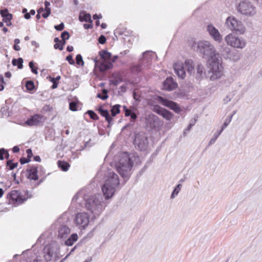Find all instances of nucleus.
I'll return each instance as SVG.
<instances>
[{
    "mask_svg": "<svg viewBox=\"0 0 262 262\" xmlns=\"http://www.w3.org/2000/svg\"><path fill=\"white\" fill-rule=\"evenodd\" d=\"M191 49L207 60L209 64L208 72L211 74L210 80L220 79L223 75V67L222 60L219 59L220 54L216 52L214 46L208 41L201 40L199 42L194 41L191 45Z\"/></svg>",
    "mask_w": 262,
    "mask_h": 262,
    "instance_id": "obj_1",
    "label": "nucleus"
},
{
    "mask_svg": "<svg viewBox=\"0 0 262 262\" xmlns=\"http://www.w3.org/2000/svg\"><path fill=\"white\" fill-rule=\"evenodd\" d=\"M85 201V209L93 214L91 222L98 218L104 210L107 204L103 201V196L101 193H96L82 196Z\"/></svg>",
    "mask_w": 262,
    "mask_h": 262,
    "instance_id": "obj_2",
    "label": "nucleus"
},
{
    "mask_svg": "<svg viewBox=\"0 0 262 262\" xmlns=\"http://www.w3.org/2000/svg\"><path fill=\"white\" fill-rule=\"evenodd\" d=\"M105 175L106 179L101 186V190L107 201L114 195L116 188L120 185V180L119 176L111 169L107 170Z\"/></svg>",
    "mask_w": 262,
    "mask_h": 262,
    "instance_id": "obj_3",
    "label": "nucleus"
},
{
    "mask_svg": "<svg viewBox=\"0 0 262 262\" xmlns=\"http://www.w3.org/2000/svg\"><path fill=\"white\" fill-rule=\"evenodd\" d=\"M133 165V160L127 156L119 157L118 160L115 162L116 170L124 179V183H126L131 176Z\"/></svg>",
    "mask_w": 262,
    "mask_h": 262,
    "instance_id": "obj_4",
    "label": "nucleus"
},
{
    "mask_svg": "<svg viewBox=\"0 0 262 262\" xmlns=\"http://www.w3.org/2000/svg\"><path fill=\"white\" fill-rule=\"evenodd\" d=\"M132 138L133 145L137 150L140 151H145L147 149L149 142L146 133L135 131Z\"/></svg>",
    "mask_w": 262,
    "mask_h": 262,
    "instance_id": "obj_5",
    "label": "nucleus"
},
{
    "mask_svg": "<svg viewBox=\"0 0 262 262\" xmlns=\"http://www.w3.org/2000/svg\"><path fill=\"white\" fill-rule=\"evenodd\" d=\"M151 51H146L142 53L143 58L137 63L132 64L129 68L132 74L137 75L142 72L144 68L148 67L151 63V57L149 56V54Z\"/></svg>",
    "mask_w": 262,
    "mask_h": 262,
    "instance_id": "obj_6",
    "label": "nucleus"
},
{
    "mask_svg": "<svg viewBox=\"0 0 262 262\" xmlns=\"http://www.w3.org/2000/svg\"><path fill=\"white\" fill-rule=\"evenodd\" d=\"M220 53L225 59H229L234 62L238 61L241 56V53L239 51L235 49H231L227 46H222L220 49Z\"/></svg>",
    "mask_w": 262,
    "mask_h": 262,
    "instance_id": "obj_7",
    "label": "nucleus"
},
{
    "mask_svg": "<svg viewBox=\"0 0 262 262\" xmlns=\"http://www.w3.org/2000/svg\"><path fill=\"white\" fill-rule=\"evenodd\" d=\"M28 180L36 181L39 179L38 166L37 165H28L27 168L23 170L20 174V182H23V178Z\"/></svg>",
    "mask_w": 262,
    "mask_h": 262,
    "instance_id": "obj_8",
    "label": "nucleus"
},
{
    "mask_svg": "<svg viewBox=\"0 0 262 262\" xmlns=\"http://www.w3.org/2000/svg\"><path fill=\"white\" fill-rule=\"evenodd\" d=\"M226 24L229 28L236 33L243 34L245 32V27L242 22L234 16H229L226 18Z\"/></svg>",
    "mask_w": 262,
    "mask_h": 262,
    "instance_id": "obj_9",
    "label": "nucleus"
},
{
    "mask_svg": "<svg viewBox=\"0 0 262 262\" xmlns=\"http://www.w3.org/2000/svg\"><path fill=\"white\" fill-rule=\"evenodd\" d=\"M42 252L44 254L45 260L47 262L51 261L54 255L56 260L57 254L59 252V247L56 244H49L44 247Z\"/></svg>",
    "mask_w": 262,
    "mask_h": 262,
    "instance_id": "obj_10",
    "label": "nucleus"
},
{
    "mask_svg": "<svg viewBox=\"0 0 262 262\" xmlns=\"http://www.w3.org/2000/svg\"><path fill=\"white\" fill-rule=\"evenodd\" d=\"M225 39L228 46L234 48L243 49L246 45V42L243 38L232 34L227 35Z\"/></svg>",
    "mask_w": 262,
    "mask_h": 262,
    "instance_id": "obj_11",
    "label": "nucleus"
},
{
    "mask_svg": "<svg viewBox=\"0 0 262 262\" xmlns=\"http://www.w3.org/2000/svg\"><path fill=\"white\" fill-rule=\"evenodd\" d=\"M237 11L243 15L252 16L256 13L255 7L247 1L241 2L236 7Z\"/></svg>",
    "mask_w": 262,
    "mask_h": 262,
    "instance_id": "obj_12",
    "label": "nucleus"
},
{
    "mask_svg": "<svg viewBox=\"0 0 262 262\" xmlns=\"http://www.w3.org/2000/svg\"><path fill=\"white\" fill-rule=\"evenodd\" d=\"M156 100L161 105L169 108L177 114H179L182 112V109L180 106L175 101L170 100L161 96H158Z\"/></svg>",
    "mask_w": 262,
    "mask_h": 262,
    "instance_id": "obj_13",
    "label": "nucleus"
},
{
    "mask_svg": "<svg viewBox=\"0 0 262 262\" xmlns=\"http://www.w3.org/2000/svg\"><path fill=\"white\" fill-rule=\"evenodd\" d=\"M147 126L151 129L159 130L163 125V122L156 115L149 114L146 117Z\"/></svg>",
    "mask_w": 262,
    "mask_h": 262,
    "instance_id": "obj_14",
    "label": "nucleus"
},
{
    "mask_svg": "<svg viewBox=\"0 0 262 262\" xmlns=\"http://www.w3.org/2000/svg\"><path fill=\"white\" fill-rule=\"evenodd\" d=\"M76 226L81 230L85 229L90 223V216L86 212L78 213L75 217Z\"/></svg>",
    "mask_w": 262,
    "mask_h": 262,
    "instance_id": "obj_15",
    "label": "nucleus"
},
{
    "mask_svg": "<svg viewBox=\"0 0 262 262\" xmlns=\"http://www.w3.org/2000/svg\"><path fill=\"white\" fill-rule=\"evenodd\" d=\"M46 118L41 114H35L31 115L24 123H19L23 126H34L42 125L45 122Z\"/></svg>",
    "mask_w": 262,
    "mask_h": 262,
    "instance_id": "obj_16",
    "label": "nucleus"
},
{
    "mask_svg": "<svg viewBox=\"0 0 262 262\" xmlns=\"http://www.w3.org/2000/svg\"><path fill=\"white\" fill-rule=\"evenodd\" d=\"M62 217H59L55 223L52 225V227L56 226L58 230V237L59 238H66L70 233V228L66 224L61 223Z\"/></svg>",
    "mask_w": 262,
    "mask_h": 262,
    "instance_id": "obj_17",
    "label": "nucleus"
},
{
    "mask_svg": "<svg viewBox=\"0 0 262 262\" xmlns=\"http://www.w3.org/2000/svg\"><path fill=\"white\" fill-rule=\"evenodd\" d=\"M151 110L154 112L162 116L167 121H170L174 116L172 112L158 104L151 105Z\"/></svg>",
    "mask_w": 262,
    "mask_h": 262,
    "instance_id": "obj_18",
    "label": "nucleus"
},
{
    "mask_svg": "<svg viewBox=\"0 0 262 262\" xmlns=\"http://www.w3.org/2000/svg\"><path fill=\"white\" fill-rule=\"evenodd\" d=\"M178 85L171 76H168L162 82V90L172 91L176 89Z\"/></svg>",
    "mask_w": 262,
    "mask_h": 262,
    "instance_id": "obj_19",
    "label": "nucleus"
},
{
    "mask_svg": "<svg viewBox=\"0 0 262 262\" xmlns=\"http://www.w3.org/2000/svg\"><path fill=\"white\" fill-rule=\"evenodd\" d=\"M207 31L210 36L216 41L221 42L222 40V36L219 30L211 24L207 26Z\"/></svg>",
    "mask_w": 262,
    "mask_h": 262,
    "instance_id": "obj_20",
    "label": "nucleus"
},
{
    "mask_svg": "<svg viewBox=\"0 0 262 262\" xmlns=\"http://www.w3.org/2000/svg\"><path fill=\"white\" fill-rule=\"evenodd\" d=\"M119 58V55H115L112 57L110 61H106V62H101L99 64V71L100 72H104L109 70H111L113 68V63Z\"/></svg>",
    "mask_w": 262,
    "mask_h": 262,
    "instance_id": "obj_21",
    "label": "nucleus"
},
{
    "mask_svg": "<svg viewBox=\"0 0 262 262\" xmlns=\"http://www.w3.org/2000/svg\"><path fill=\"white\" fill-rule=\"evenodd\" d=\"M99 114L104 117L105 121L108 123L107 127L110 128L113 124L114 119L112 118V115H110L109 111L106 109H104L103 111H101Z\"/></svg>",
    "mask_w": 262,
    "mask_h": 262,
    "instance_id": "obj_22",
    "label": "nucleus"
},
{
    "mask_svg": "<svg viewBox=\"0 0 262 262\" xmlns=\"http://www.w3.org/2000/svg\"><path fill=\"white\" fill-rule=\"evenodd\" d=\"M0 15L2 17L3 21L5 23H6V21L12 20L13 19V14L9 12V10L7 8L0 9Z\"/></svg>",
    "mask_w": 262,
    "mask_h": 262,
    "instance_id": "obj_23",
    "label": "nucleus"
},
{
    "mask_svg": "<svg viewBox=\"0 0 262 262\" xmlns=\"http://www.w3.org/2000/svg\"><path fill=\"white\" fill-rule=\"evenodd\" d=\"M206 77V72L204 66L201 63L198 64L196 66V79L201 81Z\"/></svg>",
    "mask_w": 262,
    "mask_h": 262,
    "instance_id": "obj_24",
    "label": "nucleus"
},
{
    "mask_svg": "<svg viewBox=\"0 0 262 262\" xmlns=\"http://www.w3.org/2000/svg\"><path fill=\"white\" fill-rule=\"evenodd\" d=\"M100 58L104 61H110L112 57V54L106 49L102 50L98 52Z\"/></svg>",
    "mask_w": 262,
    "mask_h": 262,
    "instance_id": "obj_25",
    "label": "nucleus"
},
{
    "mask_svg": "<svg viewBox=\"0 0 262 262\" xmlns=\"http://www.w3.org/2000/svg\"><path fill=\"white\" fill-rule=\"evenodd\" d=\"M25 87L26 88V92L30 94L34 93L37 89L35 87L34 81L32 80H28L26 81Z\"/></svg>",
    "mask_w": 262,
    "mask_h": 262,
    "instance_id": "obj_26",
    "label": "nucleus"
},
{
    "mask_svg": "<svg viewBox=\"0 0 262 262\" xmlns=\"http://www.w3.org/2000/svg\"><path fill=\"white\" fill-rule=\"evenodd\" d=\"M79 20L81 22L92 21V16L90 13H87L85 11H81L79 15Z\"/></svg>",
    "mask_w": 262,
    "mask_h": 262,
    "instance_id": "obj_27",
    "label": "nucleus"
},
{
    "mask_svg": "<svg viewBox=\"0 0 262 262\" xmlns=\"http://www.w3.org/2000/svg\"><path fill=\"white\" fill-rule=\"evenodd\" d=\"M78 238L77 233H72L64 242V244L67 246H72Z\"/></svg>",
    "mask_w": 262,
    "mask_h": 262,
    "instance_id": "obj_28",
    "label": "nucleus"
},
{
    "mask_svg": "<svg viewBox=\"0 0 262 262\" xmlns=\"http://www.w3.org/2000/svg\"><path fill=\"white\" fill-rule=\"evenodd\" d=\"M174 72L178 77L181 79H184L186 76V72L183 66H181L179 68H174Z\"/></svg>",
    "mask_w": 262,
    "mask_h": 262,
    "instance_id": "obj_29",
    "label": "nucleus"
},
{
    "mask_svg": "<svg viewBox=\"0 0 262 262\" xmlns=\"http://www.w3.org/2000/svg\"><path fill=\"white\" fill-rule=\"evenodd\" d=\"M13 114L12 110L9 111V107L7 105L3 106L1 107L0 110V117L2 118L4 116L9 117Z\"/></svg>",
    "mask_w": 262,
    "mask_h": 262,
    "instance_id": "obj_30",
    "label": "nucleus"
},
{
    "mask_svg": "<svg viewBox=\"0 0 262 262\" xmlns=\"http://www.w3.org/2000/svg\"><path fill=\"white\" fill-rule=\"evenodd\" d=\"M57 165L60 170L65 172L67 171L70 167V164L64 160H58L57 161Z\"/></svg>",
    "mask_w": 262,
    "mask_h": 262,
    "instance_id": "obj_31",
    "label": "nucleus"
},
{
    "mask_svg": "<svg viewBox=\"0 0 262 262\" xmlns=\"http://www.w3.org/2000/svg\"><path fill=\"white\" fill-rule=\"evenodd\" d=\"M185 66L187 68V72L191 74L194 71V65L192 60L186 59L184 62Z\"/></svg>",
    "mask_w": 262,
    "mask_h": 262,
    "instance_id": "obj_32",
    "label": "nucleus"
},
{
    "mask_svg": "<svg viewBox=\"0 0 262 262\" xmlns=\"http://www.w3.org/2000/svg\"><path fill=\"white\" fill-rule=\"evenodd\" d=\"M24 59L21 57L18 58H13L12 60V64L13 66H16L18 69H22L23 66Z\"/></svg>",
    "mask_w": 262,
    "mask_h": 262,
    "instance_id": "obj_33",
    "label": "nucleus"
},
{
    "mask_svg": "<svg viewBox=\"0 0 262 262\" xmlns=\"http://www.w3.org/2000/svg\"><path fill=\"white\" fill-rule=\"evenodd\" d=\"M123 81V78L120 75H114L113 79L109 80L110 85H114V86H117L119 84Z\"/></svg>",
    "mask_w": 262,
    "mask_h": 262,
    "instance_id": "obj_34",
    "label": "nucleus"
},
{
    "mask_svg": "<svg viewBox=\"0 0 262 262\" xmlns=\"http://www.w3.org/2000/svg\"><path fill=\"white\" fill-rule=\"evenodd\" d=\"M121 105L119 104H116L114 105H111V113L112 118L115 117L117 115L120 113V108Z\"/></svg>",
    "mask_w": 262,
    "mask_h": 262,
    "instance_id": "obj_35",
    "label": "nucleus"
},
{
    "mask_svg": "<svg viewBox=\"0 0 262 262\" xmlns=\"http://www.w3.org/2000/svg\"><path fill=\"white\" fill-rule=\"evenodd\" d=\"M47 176H44L43 178L40 179V180L38 179L37 180V182H30V183L28 184V188H30L32 190H33L34 188L37 187L39 185H40L46 179Z\"/></svg>",
    "mask_w": 262,
    "mask_h": 262,
    "instance_id": "obj_36",
    "label": "nucleus"
},
{
    "mask_svg": "<svg viewBox=\"0 0 262 262\" xmlns=\"http://www.w3.org/2000/svg\"><path fill=\"white\" fill-rule=\"evenodd\" d=\"M80 102L79 101H72L69 103V109L72 111H77Z\"/></svg>",
    "mask_w": 262,
    "mask_h": 262,
    "instance_id": "obj_37",
    "label": "nucleus"
},
{
    "mask_svg": "<svg viewBox=\"0 0 262 262\" xmlns=\"http://www.w3.org/2000/svg\"><path fill=\"white\" fill-rule=\"evenodd\" d=\"M182 186V185L180 183H179L175 186V187L174 188L173 190L171 192L170 199H174L178 194V193H179L181 189Z\"/></svg>",
    "mask_w": 262,
    "mask_h": 262,
    "instance_id": "obj_38",
    "label": "nucleus"
},
{
    "mask_svg": "<svg viewBox=\"0 0 262 262\" xmlns=\"http://www.w3.org/2000/svg\"><path fill=\"white\" fill-rule=\"evenodd\" d=\"M223 131V130H222L221 129L220 130H217L215 133V134L213 135V137L210 140L208 146H210L215 143V142L216 141V140H217L219 136L221 134Z\"/></svg>",
    "mask_w": 262,
    "mask_h": 262,
    "instance_id": "obj_39",
    "label": "nucleus"
},
{
    "mask_svg": "<svg viewBox=\"0 0 262 262\" xmlns=\"http://www.w3.org/2000/svg\"><path fill=\"white\" fill-rule=\"evenodd\" d=\"M36 63L33 60H31L29 62V67L32 73L37 75L38 74V68L36 66Z\"/></svg>",
    "mask_w": 262,
    "mask_h": 262,
    "instance_id": "obj_40",
    "label": "nucleus"
},
{
    "mask_svg": "<svg viewBox=\"0 0 262 262\" xmlns=\"http://www.w3.org/2000/svg\"><path fill=\"white\" fill-rule=\"evenodd\" d=\"M85 114H88L90 118L93 120L97 121L99 119L98 115L93 110H88L86 112Z\"/></svg>",
    "mask_w": 262,
    "mask_h": 262,
    "instance_id": "obj_41",
    "label": "nucleus"
},
{
    "mask_svg": "<svg viewBox=\"0 0 262 262\" xmlns=\"http://www.w3.org/2000/svg\"><path fill=\"white\" fill-rule=\"evenodd\" d=\"M66 44V40H60L58 44H54V48L55 50L58 49L60 51H62L63 50L64 46Z\"/></svg>",
    "mask_w": 262,
    "mask_h": 262,
    "instance_id": "obj_42",
    "label": "nucleus"
},
{
    "mask_svg": "<svg viewBox=\"0 0 262 262\" xmlns=\"http://www.w3.org/2000/svg\"><path fill=\"white\" fill-rule=\"evenodd\" d=\"M126 28H124L122 25H119L117 28L114 31V34H118L119 35H123L126 32Z\"/></svg>",
    "mask_w": 262,
    "mask_h": 262,
    "instance_id": "obj_43",
    "label": "nucleus"
},
{
    "mask_svg": "<svg viewBox=\"0 0 262 262\" xmlns=\"http://www.w3.org/2000/svg\"><path fill=\"white\" fill-rule=\"evenodd\" d=\"M27 200V198L21 193V192L19 191V193H18V195L17 199L16 200V202L18 204H21L26 201Z\"/></svg>",
    "mask_w": 262,
    "mask_h": 262,
    "instance_id": "obj_44",
    "label": "nucleus"
},
{
    "mask_svg": "<svg viewBox=\"0 0 262 262\" xmlns=\"http://www.w3.org/2000/svg\"><path fill=\"white\" fill-rule=\"evenodd\" d=\"M75 60V63H76L77 65L82 67L83 66L84 62L82 56L80 54H78L76 56Z\"/></svg>",
    "mask_w": 262,
    "mask_h": 262,
    "instance_id": "obj_45",
    "label": "nucleus"
},
{
    "mask_svg": "<svg viewBox=\"0 0 262 262\" xmlns=\"http://www.w3.org/2000/svg\"><path fill=\"white\" fill-rule=\"evenodd\" d=\"M154 156V154H152L151 156V157L149 160H148L146 163H145V165L143 166V167L140 170L139 172L138 175L141 176L143 174V173L144 172V171L146 170V168L148 167L149 164L152 162V160H151V157Z\"/></svg>",
    "mask_w": 262,
    "mask_h": 262,
    "instance_id": "obj_46",
    "label": "nucleus"
},
{
    "mask_svg": "<svg viewBox=\"0 0 262 262\" xmlns=\"http://www.w3.org/2000/svg\"><path fill=\"white\" fill-rule=\"evenodd\" d=\"M18 193H19V190H12L7 194V198L9 200H13L14 199V196H16V197H17Z\"/></svg>",
    "mask_w": 262,
    "mask_h": 262,
    "instance_id": "obj_47",
    "label": "nucleus"
},
{
    "mask_svg": "<svg viewBox=\"0 0 262 262\" xmlns=\"http://www.w3.org/2000/svg\"><path fill=\"white\" fill-rule=\"evenodd\" d=\"M232 118V116H228L227 117V118L226 119V120H225L224 122L223 123V124L222 125V128H221V129L222 130H223L225 128H226L228 126L229 124L231 121Z\"/></svg>",
    "mask_w": 262,
    "mask_h": 262,
    "instance_id": "obj_48",
    "label": "nucleus"
},
{
    "mask_svg": "<svg viewBox=\"0 0 262 262\" xmlns=\"http://www.w3.org/2000/svg\"><path fill=\"white\" fill-rule=\"evenodd\" d=\"M177 97L179 98H183L187 96V92L184 90H179L176 93Z\"/></svg>",
    "mask_w": 262,
    "mask_h": 262,
    "instance_id": "obj_49",
    "label": "nucleus"
},
{
    "mask_svg": "<svg viewBox=\"0 0 262 262\" xmlns=\"http://www.w3.org/2000/svg\"><path fill=\"white\" fill-rule=\"evenodd\" d=\"M129 117H130L132 120L134 121L137 119L138 114L136 112V110L134 107H132V111L130 113Z\"/></svg>",
    "mask_w": 262,
    "mask_h": 262,
    "instance_id": "obj_50",
    "label": "nucleus"
},
{
    "mask_svg": "<svg viewBox=\"0 0 262 262\" xmlns=\"http://www.w3.org/2000/svg\"><path fill=\"white\" fill-rule=\"evenodd\" d=\"M47 78L49 79V80L52 83V85L51 86L52 89H55L58 87L59 82H57L55 80H53V77L51 76H49L47 77Z\"/></svg>",
    "mask_w": 262,
    "mask_h": 262,
    "instance_id": "obj_51",
    "label": "nucleus"
},
{
    "mask_svg": "<svg viewBox=\"0 0 262 262\" xmlns=\"http://www.w3.org/2000/svg\"><path fill=\"white\" fill-rule=\"evenodd\" d=\"M182 86L184 88H186L188 90L192 89L193 88V83L189 81H185L184 83L182 84Z\"/></svg>",
    "mask_w": 262,
    "mask_h": 262,
    "instance_id": "obj_52",
    "label": "nucleus"
},
{
    "mask_svg": "<svg viewBox=\"0 0 262 262\" xmlns=\"http://www.w3.org/2000/svg\"><path fill=\"white\" fill-rule=\"evenodd\" d=\"M60 37L62 40H67L70 37V34L67 31H63L61 33Z\"/></svg>",
    "mask_w": 262,
    "mask_h": 262,
    "instance_id": "obj_53",
    "label": "nucleus"
},
{
    "mask_svg": "<svg viewBox=\"0 0 262 262\" xmlns=\"http://www.w3.org/2000/svg\"><path fill=\"white\" fill-rule=\"evenodd\" d=\"M66 60L71 65H74L75 64V61L73 59V54H69L66 57Z\"/></svg>",
    "mask_w": 262,
    "mask_h": 262,
    "instance_id": "obj_54",
    "label": "nucleus"
},
{
    "mask_svg": "<svg viewBox=\"0 0 262 262\" xmlns=\"http://www.w3.org/2000/svg\"><path fill=\"white\" fill-rule=\"evenodd\" d=\"M123 111L124 113V115L125 117H129L130 115V113L132 111V107L131 108H128L126 105H123L122 106Z\"/></svg>",
    "mask_w": 262,
    "mask_h": 262,
    "instance_id": "obj_55",
    "label": "nucleus"
},
{
    "mask_svg": "<svg viewBox=\"0 0 262 262\" xmlns=\"http://www.w3.org/2000/svg\"><path fill=\"white\" fill-rule=\"evenodd\" d=\"M18 162H15L13 164H10L8 166H6V170H12L16 168L18 166Z\"/></svg>",
    "mask_w": 262,
    "mask_h": 262,
    "instance_id": "obj_56",
    "label": "nucleus"
},
{
    "mask_svg": "<svg viewBox=\"0 0 262 262\" xmlns=\"http://www.w3.org/2000/svg\"><path fill=\"white\" fill-rule=\"evenodd\" d=\"M98 42L101 45L104 44L106 41V38L104 35H100L98 38Z\"/></svg>",
    "mask_w": 262,
    "mask_h": 262,
    "instance_id": "obj_57",
    "label": "nucleus"
},
{
    "mask_svg": "<svg viewBox=\"0 0 262 262\" xmlns=\"http://www.w3.org/2000/svg\"><path fill=\"white\" fill-rule=\"evenodd\" d=\"M31 160L30 159H29L28 158V157L26 158L24 157H22L19 159V162L20 163L21 165H24L27 163H29Z\"/></svg>",
    "mask_w": 262,
    "mask_h": 262,
    "instance_id": "obj_58",
    "label": "nucleus"
},
{
    "mask_svg": "<svg viewBox=\"0 0 262 262\" xmlns=\"http://www.w3.org/2000/svg\"><path fill=\"white\" fill-rule=\"evenodd\" d=\"M54 28L56 31H62L64 28V24L63 23L61 22L59 25H55Z\"/></svg>",
    "mask_w": 262,
    "mask_h": 262,
    "instance_id": "obj_59",
    "label": "nucleus"
},
{
    "mask_svg": "<svg viewBox=\"0 0 262 262\" xmlns=\"http://www.w3.org/2000/svg\"><path fill=\"white\" fill-rule=\"evenodd\" d=\"M87 23H88L83 24V28L86 30H88V29L93 28V20L92 21H89Z\"/></svg>",
    "mask_w": 262,
    "mask_h": 262,
    "instance_id": "obj_60",
    "label": "nucleus"
},
{
    "mask_svg": "<svg viewBox=\"0 0 262 262\" xmlns=\"http://www.w3.org/2000/svg\"><path fill=\"white\" fill-rule=\"evenodd\" d=\"M97 98L102 100H106L108 98V94H101L100 93H98L97 94Z\"/></svg>",
    "mask_w": 262,
    "mask_h": 262,
    "instance_id": "obj_61",
    "label": "nucleus"
},
{
    "mask_svg": "<svg viewBox=\"0 0 262 262\" xmlns=\"http://www.w3.org/2000/svg\"><path fill=\"white\" fill-rule=\"evenodd\" d=\"M77 248V246H76L75 245V246H74L71 249L70 252L68 254H67V255L64 257V258H63L62 260H61L60 262H63L64 260H66V259H67L71 254V253L72 252H73Z\"/></svg>",
    "mask_w": 262,
    "mask_h": 262,
    "instance_id": "obj_62",
    "label": "nucleus"
},
{
    "mask_svg": "<svg viewBox=\"0 0 262 262\" xmlns=\"http://www.w3.org/2000/svg\"><path fill=\"white\" fill-rule=\"evenodd\" d=\"M52 3H55L56 4V6L58 7H61L63 3L62 0H52Z\"/></svg>",
    "mask_w": 262,
    "mask_h": 262,
    "instance_id": "obj_63",
    "label": "nucleus"
},
{
    "mask_svg": "<svg viewBox=\"0 0 262 262\" xmlns=\"http://www.w3.org/2000/svg\"><path fill=\"white\" fill-rule=\"evenodd\" d=\"M42 110L45 112H50L53 110V107L51 106L50 105H45L42 108Z\"/></svg>",
    "mask_w": 262,
    "mask_h": 262,
    "instance_id": "obj_64",
    "label": "nucleus"
}]
</instances>
